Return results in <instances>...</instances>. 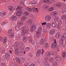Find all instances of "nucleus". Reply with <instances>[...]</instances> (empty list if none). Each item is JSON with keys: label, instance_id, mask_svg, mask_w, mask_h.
<instances>
[{"label": "nucleus", "instance_id": "29", "mask_svg": "<svg viewBox=\"0 0 66 66\" xmlns=\"http://www.w3.org/2000/svg\"><path fill=\"white\" fill-rule=\"evenodd\" d=\"M33 23V22H32V21L31 20H30V21H29L28 22V24L29 25V26H31V24H32Z\"/></svg>", "mask_w": 66, "mask_h": 66}, {"label": "nucleus", "instance_id": "28", "mask_svg": "<svg viewBox=\"0 0 66 66\" xmlns=\"http://www.w3.org/2000/svg\"><path fill=\"white\" fill-rule=\"evenodd\" d=\"M18 23V24H19V25H21V26H22L23 25V23L21 22V21H19Z\"/></svg>", "mask_w": 66, "mask_h": 66}, {"label": "nucleus", "instance_id": "34", "mask_svg": "<svg viewBox=\"0 0 66 66\" xmlns=\"http://www.w3.org/2000/svg\"><path fill=\"white\" fill-rule=\"evenodd\" d=\"M23 40L24 42H26L27 40V37H24Z\"/></svg>", "mask_w": 66, "mask_h": 66}, {"label": "nucleus", "instance_id": "46", "mask_svg": "<svg viewBox=\"0 0 66 66\" xmlns=\"http://www.w3.org/2000/svg\"><path fill=\"white\" fill-rule=\"evenodd\" d=\"M50 27H51V25L49 24H48L47 25V28L49 29L50 28Z\"/></svg>", "mask_w": 66, "mask_h": 66}, {"label": "nucleus", "instance_id": "55", "mask_svg": "<svg viewBox=\"0 0 66 66\" xmlns=\"http://www.w3.org/2000/svg\"><path fill=\"white\" fill-rule=\"evenodd\" d=\"M43 31L44 32H47V29H44Z\"/></svg>", "mask_w": 66, "mask_h": 66}, {"label": "nucleus", "instance_id": "6", "mask_svg": "<svg viewBox=\"0 0 66 66\" xmlns=\"http://www.w3.org/2000/svg\"><path fill=\"white\" fill-rule=\"evenodd\" d=\"M45 55L46 56H47V57H50L51 55H54V54L52 53V52L50 53L47 52L46 53Z\"/></svg>", "mask_w": 66, "mask_h": 66}, {"label": "nucleus", "instance_id": "41", "mask_svg": "<svg viewBox=\"0 0 66 66\" xmlns=\"http://www.w3.org/2000/svg\"><path fill=\"white\" fill-rule=\"evenodd\" d=\"M66 16L65 15H63L62 16V20H65L66 19Z\"/></svg>", "mask_w": 66, "mask_h": 66}, {"label": "nucleus", "instance_id": "32", "mask_svg": "<svg viewBox=\"0 0 66 66\" xmlns=\"http://www.w3.org/2000/svg\"><path fill=\"white\" fill-rule=\"evenodd\" d=\"M22 9V7L18 6L17 7L16 10V11H18L19 9Z\"/></svg>", "mask_w": 66, "mask_h": 66}, {"label": "nucleus", "instance_id": "42", "mask_svg": "<svg viewBox=\"0 0 66 66\" xmlns=\"http://www.w3.org/2000/svg\"><path fill=\"white\" fill-rule=\"evenodd\" d=\"M12 32V30L10 29L8 31V33L9 34H10V33H13Z\"/></svg>", "mask_w": 66, "mask_h": 66}, {"label": "nucleus", "instance_id": "17", "mask_svg": "<svg viewBox=\"0 0 66 66\" xmlns=\"http://www.w3.org/2000/svg\"><path fill=\"white\" fill-rule=\"evenodd\" d=\"M7 41V38L6 37H4L2 40V42L3 44L6 43Z\"/></svg>", "mask_w": 66, "mask_h": 66}, {"label": "nucleus", "instance_id": "23", "mask_svg": "<svg viewBox=\"0 0 66 66\" xmlns=\"http://www.w3.org/2000/svg\"><path fill=\"white\" fill-rule=\"evenodd\" d=\"M23 14L25 16H28L29 14V13L27 11H25L23 13Z\"/></svg>", "mask_w": 66, "mask_h": 66}, {"label": "nucleus", "instance_id": "9", "mask_svg": "<svg viewBox=\"0 0 66 66\" xmlns=\"http://www.w3.org/2000/svg\"><path fill=\"white\" fill-rule=\"evenodd\" d=\"M6 14V12L5 11H2L0 13V16L1 17H4L5 16Z\"/></svg>", "mask_w": 66, "mask_h": 66}, {"label": "nucleus", "instance_id": "64", "mask_svg": "<svg viewBox=\"0 0 66 66\" xmlns=\"http://www.w3.org/2000/svg\"><path fill=\"white\" fill-rule=\"evenodd\" d=\"M29 55L30 56H32V54H29Z\"/></svg>", "mask_w": 66, "mask_h": 66}, {"label": "nucleus", "instance_id": "24", "mask_svg": "<svg viewBox=\"0 0 66 66\" xmlns=\"http://www.w3.org/2000/svg\"><path fill=\"white\" fill-rule=\"evenodd\" d=\"M42 31V28L41 27H39L38 28V29L36 32H40Z\"/></svg>", "mask_w": 66, "mask_h": 66}, {"label": "nucleus", "instance_id": "59", "mask_svg": "<svg viewBox=\"0 0 66 66\" xmlns=\"http://www.w3.org/2000/svg\"><path fill=\"white\" fill-rule=\"evenodd\" d=\"M30 66H35V65L33 64H32L30 65Z\"/></svg>", "mask_w": 66, "mask_h": 66}, {"label": "nucleus", "instance_id": "20", "mask_svg": "<svg viewBox=\"0 0 66 66\" xmlns=\"http://www.w3.org/2000/svg\"><path fill=\"white\" fill-rule=\"evenodd\" d=\"M61 35V33L60 32L57 33L56 35V37L57 38H60Z\"/></svg>", "mask_w": 66, "mask_h": 66}, {"label": "nucleus", "instance_id": "47", "mask_svg": "<svg viewBox=\"0 0 66 66\" xmlns=\"http://www.w3.org/2000/svg\"><path fill=\"white\" fill-rule=\"evenodd\" d=\"M61 27V24H58L57 25V28H58V29H60V28Z\"/></svg>", "mask_w": 66, "mask_h": 66}, {"label": "nucleus", "instance_id": "33", "mask_svg": "<svg viewBox=\"0 0 66 66\" xmlns=\"http://www.w3.org/2000/svg\"><path fill=\"white\" fill-rule=\"evenodd\" d=\"M54 10V9L53 7H51V8L48 9V11L49 12H51V11H53Z\"/></svg>", "mask_w": 66, "mask_h": 66}, {"label": "nucleus", "instance_id": "62", "mask_svg": "<svg viewBox=\"0 0 66 66\" xmlns=\"http://www.w3.org/2000/svg\"><path fill=\"white\" fill-rule=\"evenodd\" d=\"M21 4H23V5H24V3L23 2H21Z\"/></svg>", "mask_w": 66, "mask_h": 66}, {"label": "nucleus", "instance_id": "45", "mask_svg": "<svg viewBox=\"0 0 66 66\" xmlns=\"http://www.w3.org/2000/svg\"><path fill=\"white\" fill-rule=\"evenodd\" d=\"M24 66H30V65L28 63H25Z\"/></svg>", "mask_w": 66, "mask_h": 66}, {"label": "nucleus", "instance_id": "56", "mask_svg": "<svg viewBox=\"0 0 66 66\" xmlns=\"http://www.w3.org/2000/svg\"><path fill=\"white\" fill-rule=\"evenodd\" d=\"M5 50H2V53H3V54H4V53H5Z\"/></svg>", "mask_w": 66, "mask_h": 66}, {"label": "nucleus", "instance_id": "48", "mask_svg": "<svg viewBox=\"0 0 66 66\" xmlns=\"http://www.w3.org/2000/svg\"><path fill=\"white\" fill-rule=\"evenodd\" d=\"M49 60V59L46 57H45L44 58V60L45 61H47Z\"/></svg>", "mask_w": 66, "mask_h": 66}, {"label": "nucleus", "instance_id": "1", "mask_svg": "<svg viewBox=\"0 0 66 66\" xmlns=\"http://www.w3.org/2000/svg\"><path fill=\"white\" fill-rule=\"evenodd\" d=\"M63 38L64 39L66 38V32L64 33L63 35L62 36L61 38H60V45L61 46H62L63 45V40H64Z\"/></svg>", "mask_w": 66, "mask_h": 66}, {"label": "nucleus", "instance_id": "52", "mask_svg": "<svg viewBox=\"0 0 66 66\" xmlns=\"http://www.w3.org/2000/svg\"><path fill=\"white\" fill-rule=\"evenodd\" d=\"M19 45H20V46H22L23 45V44L22 42H20L19 43Z\"/></svg>", "mask_w": 66, "mask_h": 66}, {"label": "nucleus", "instance_id": "10", "mask_svg": "<svg viewBox=\"0 0 66 66\" xmlns=\"http://www.w3.org/2000/svg\"><path fill=\"white\" fill-rule=\"evenodd\" d=\"M5 56L6 60H9L10 59V54L9 53H6L5 54Z\"/></svg>", "mask_w": 66, "mask_h": 66}, {"label": "nucleus", "instance_id": "44", "mask_svg": "<svg viewBox=\"0 0 66 66\" xmlns=\"http://www.w3.org/2000/svg\"><path fill=\"white\" fill-rule=\"evenodd\" d=\"M44 9H46L48 7L46 5H44L43 7Z\"/></svg>", "mask_w": 66, "mask_h": 66}, {"label": "nucleus", "instance_id": "53", "mask_svg": "<svg viewBox=\"0 0 66 66\" xmlns=\"http://www.w3.org/2000/svg\"><path fill=\"white\" fill-rule=\"evenodd\" d=\"M30 42H31V44H33L34 43V41L33 40H31L30 41H29Z\"/></svg>", "mask_w": 66, "mask_h": 66}, {"label": "nucleus", "instance_id": "14", "mask_svg": "<svg viewBox=\"0 0 66 66\" xmlns=\"http://www.w3.org/2000/svg\"><path fill=\"white\" fill-rule=\"evenodd\" d=\"M30 4L34 6L37 4V2L35 1H32L30 2Z\"/></svg>", "mask_w": 66, "mask_h": 66}, {"label": "nucleus", "instance_id": "15", "mask_svg": "<svg viewBox=\"0 0 66 66\" xmlns=\"http://www.w3.org/2000/svg\"><path fill=\"white\" fill-rule=\"evenodd\" d=\"M8 9L10 11H12L14 10V8L13 6H10L8 7Z\"/></svg>", "mask_w": 66, "mask_h": 66}, {"label": "nucleus", "instance_id": "36", "mask_svg": "<svg viewBox=\"0 0 66 66\" xmlns=\"http://www.w3.org/2000/svg\"><path fill=\"white\" fill-rule=\"evenodd\" d=\"M29 42H30L32 40V36H30L29 38Z\"/></svg>", "mask_w": 66, "mask_h": 66}, {"label": "nucleus", "instance_id": "4", "mask_svg": "<svg viewBox=\"0 0 66 66\" xmlns=\"http://www.w3.org/2000/svg\"><path fill=\"white\" fill-rule=\"evenodd\" d=\"M36 26L35 24H33L31 26L30 28V30L31 32H33L35 30Z\"/></svg>", "mask_w": 66, "mask_h": 66}, {"label": "nucleus", "instance_id": "7", "mask_svg": "<svg viewBox=\"0 0 66 66\" xmlns=\"http://www.w3.org/2000/svg\"><path fill=\"white\" fill-rule=\"evenodd\" d=\"M22 13H23V12H22V10H19V11L17 12L16 15H17L18 16H20L22 15Z\"/></svg>", "mask_w": 66, "mask_h": 66}, {"label": "nucleus", "instance_id": "13", "mask_svg": "<svg viewBox=\"0 0 66 66\" xmlns=\"http://www.w3.org/2000/svg\"><path fill=\"white\" fill-rule=\"evenodd\" d=\"M55 33V30L53 29H51L50 31V33L51 35H53Z\"/></svg>", "mask_w": 66, "mask_h": 66}, {"label": "nucleus", "instance_id": "2", "mask_svg": "<svg viewBox=\"0 0 66 66\" xmlns=\"http://www.w3.org/2000/svg\"><path fill=\"white\" fill-rule=\"evenodd\" d=\"M18 45V42H15L14 44V48L15 49V52L16 55H18L19 54V50L18 48L17 47Z\"/></svg>", "mask_w": 66, "mask_h": 66}, {"label": "nucleus", "instance_id": "31", "mask_svg": "<svg viewBox=\"0 0 66 66\" xmlns=\"http://www.w3.org/2000/svg\"><path fill=\"white\" fill-rule=\"evenodd\" d=\"M27 11H29V12H32V9L29 7H27Z\"/></svg>", "mask_w": 66, "mask_h": 66}, {"label": "nucleus", "instance_id": "49", "mask_svg": "<svg viewBox=\"0 0 66 66\" xmlns=\"http://www.w3.org/2000/svg\"><path fill=\"white\" fill-rule=\"evenodd\" d=\"M63 13H65V12H66V8L63 9Z\"/></svg>", "mask_w": 66, "mask_h": 66}, {"label": "nucleus", "instance_id": "8", "mask_svg": "<svg viewBox=\"0 0 66 66\" xmlns=\"http://www.w3.org/2000/svg\"><path fill=\"white\" fill-rule=\"evenodd\" d=\"M41 50H38L36 52V55L37 57H39L41 54Z\"/></svg>", "mask_w": 66, "mask_h": 66}, {"label": "nucleus", "instance_id": "39", "mask_svg": "<svg viewBox=\"0 0 66 66\" xmlns=\"http://www.w3.org/2000/svg\"><path fill=\"white\" fill-rule=\"evenodd\" d=\"M25 50L27 52H28L30 50V48L29 47H26V48Z\"/></svg>", "mask_w": 66, "mask_h": 66}, {"label": "nucleus", "instance_id": "63", "mask_svg": "<svg viewBox=\"0 0 66 66\" xmlns=\"http://www.w3.org/2000/svg\"><path fill=\"white\" fill-rule=\"evenodd\" d=\"M2 26H4V22H2L1 24Z\"/></svg>", "mask_w": 66, "mask_h": 66}, {"label": "nucleus", "instance_id": "51", "mask_svg": "<svg viewBox=\"0 0 66 66\" xmlns=\"http://www.w3.org/2000/svg\"><path fill=\"white\" fill-rule=\"evenodd\" d=\"M49 0H43V2L45 3V2H48Z\"/></svg>", "mask_w": 66, "mask_h": 66}, {"label": "nucleus", "instance_id": "57", "mask_svg": "<svg viewBox=\"0 0 66 66\" xmlns=\"http://www.w3.org/2000/svg\"><path fill=\"white\" fill-rule=\"evenodd\" d=\"M5 65V64L3 62H2V66H4Z\"/></svg>", "mask_w": 66, "mask_h": 66}, {"label": "nucleus", "instance_id": "25", "mask_svg": "<svg viewBox=\"0 0 66 66\" xmlns=\"http://www.w3.org/2000/svg\"><path fill=\"white\" fill-rule=\"evenodd\" d=\"M14 33H11L9 34V38H12V37H13V36H14Z\"/></svg>", "mask_w": 66, "mask_h": 66}, {"label": "nucleus", "instance_id": "30", "mask_svg": "<svg viewBox=\"0 0 66 66\" xmlns=\"http://www.w3.org/2000/svg\"><path fill=\"white\" fill-rule=\"evenodd\" d=\"M50 63H52L53 61H54V59L53 58L51 57L50 58Z\"/></svg>", "mask_w": 66, "mask_h": 66}, {"label": "nucleus", "instance_id": "43", "mask_svg": "<svg viewBox=\"0 0 66 66\" xmlns=\"http://www.w3.org/2000/svg\"><path fill=\"white\" fill-rule=\"evenodd\" d=\"M15 28L16 30H19V27L18 26H16Z\"/></svg>", "mask_w": 66, "mask_h": 66}, {"label": "nucleus", "instance_id": "37", "mask_svg": "<svg viewBox=\"0 0 66 66\" xmlns=\"http://www.w3.org/2000/svg\"><path fill=\"white\" fill-rule=\"evenodd\" d=\"M66 52H64L62 54V56L63 57H65L66 56Z\"/></svg>", "mask_w": 66, "mask_h": 66}, {"label": "nucleus", "instance_id": "12", "mask_svg": "<svg viewBox=\"0 0 66 66\" xmlns=\"http://www.w3.org/2000/svg\"><path fill=\"white\" fill-rule=\"evenodd\" d=\"M45 19L48 21H50L51 20V18L49 16H46L45 17Z\"/></svg>", "mask_w": 66, "mask_h": 66}, {"label": "nucleus", "instance_id": "61", "mask_svg": "<svg viewBox=\"0 0 66 66\" xmlns=\"http://www.w3.org/2000/svg\"><path fill=\"white\" fill-rule=\"evenodd\" d=\"M54 40L55 42H54L53 43H55V44H56V40L54 39Z\"/></svg>", "mask_w": 66, "mask_h": 66}, {"label": "nucleus", "instance_id": "5", "mask_svg": "<svg viewBox=\"0 0 66 66\" xmlns=\"http://www.w3.org/2000/svg\"><path fill=\"white\" fill-rule=\"evenodd\" d=\"M46 42V39L45 38H43L41 39V41L40 42V45H43L45 43V42Z\"/></svg>", "mask_w": 66, "mask_h": 66}, {"label": "nucleus", "instance_id": "26", "mask_svg": "<svg viewBox=\"0 0 66 66\" xmlns=\"http://www.w3.org/2000/svg\"><path fill=\"white\" fill-rule=\"evenodd\" d=\"M21 19H22V20H23V21H24L25 20L27 19V18L25 16H23L21 17Z\"/></svg>", "mask_w": 66, "mask_h": 66}, {"label": "nucleus", "instance_id": "54", "mask_svg": "<svg viewBox=\"0 0 66 66\" xmlns=\"http://www.w3.org/2000/svg\"><path fill=\"white\" fill-rule=\"evenodd\" d=\"M46 22H45V23H42V24L43 26V25H45V24H46Z\"/></svg>", "mask_w": 66, "mask_h": 66}, {"label": "nucleus", "instance_id": "35", "mask_svg": "<svg viewBox=\"0 0 66 66\" xmlns=\"http://www.w3.org/2000/svg\"><path fill=\"white\" fill-rule=\"evenodd\" d=\"M59 19V17L57 16H56L55 17V18H54V20L55 21H58V19Z\"/></svg>", "mask_w": 66, "mask_h": 66}, {"label": "nucleus", "instance_id": "16", "mask_svg": "<svg viewBox=\"0 0 66 66\" xmlns=\"http://www.w3.org/2000/svg\"><path fill=\"white\" fill-rule=\"evenodd\" d=\"M52 26L53 27H54V28L56 27V26H57V23H56V22H53L52 23Z\"/></svg>", "mask_w": 66, "mask_h": 66}, {"label": "nucleus", "instance_id": "11", "mask_svg": "<svg viewBox=\"0 0 66 66\" xmlns=\"http://www.w3.org/2000/svg\"><path fill=\"white\" fill-rule=\"evenodd\" d=\"M17 16L14 15H12L10 18V19L11 20H17Z\"/></svg>", "mask_w": 66, "mask_h": 66}, {"label": "nucleus", "instance_id": "60", "mask_svg": "<svg viewBox=\"0 0 66 66\" xmlns=\"http://www.w3.org/2000/svg\"><path fill=\"white\" fill-rule=\"evenodd\" d=\"M35 10L37 12H38V9H37V8H36V7Z\"/></svg>", "mask_w": 66, "mask_h": 66}, {"label": "nucleus", "instance_id": "38", "mask_svg": "<svg viewBox=\"0 0 66 66\" xmlns=\"http://www.w3.org/2000/svg\"><path fill=\"white\" fill-rule=\"evenodd\" d=\"M51 14H52V15H53L54 16L55 15H56L57 13L56 12H52L51 13Z\"/></svg>", "mask_w": 66, "mask_h": 66}, {"label": "nucleus", "instance_id": "3", "mask_svg": "<svg viewBox=\"0 0 66 66\" xmlns=\"http://www.w3.org/2000/svg\"><path fill=\"white\" fill-rule=\"evenodd\" d=\"M26 28V26H23L22 28V34L23 36H24L25 35L26 33H28L29 30L28 29H25Z\"/></svg>", "mask_w": 66, "mask_h": 66}, {"label": "nucleus", "instance_id": "50", "mask_svg": "<svg viewBox=\"0 0 66 66\" xmlns=\"http://www.w3.org/2000/svg\"><path fill=\"white\" fill-rule=\"evenodd\" d=\"M45 47L46 48H47L48 47V43H46V44L45 45Z\"/></svg>", "mask_w": 66, "mask_h": 66}, {"label": "nucleus", "instance_id": "22", "mask_svg": "<svg viewBox=\"0 0 66 66\" xmlns=\"http://www.w3.org/2000/svg\"><path fill=\"white\" fill-rule=\"evenodd\" d=\"M55 59L58 61H60L61 60V57L60 56H57L55 57Z\"/></svg>", "mask_w": 66, "mask_h": 66}, {"label": "nucleus", "instance_id": "40", "mask_svg": "<svg viewBox=\"0 0 66 66\" xmlns=\"http://www.w3.org/2000/svg\"><path fill=\"white\" fill-rule=\"evenodd\" d=\"M53 66H57V63L56 62H54L53 63Z\"/></svg>", "mask_w": 66, "mask_h": 66}, {"label": "nucleus", "instance_id": "18", "mask_svg": "<svg viewBox=\"0 0 66 66\" xmlns=\"http://www.w3.org/2000/svg\"><path fill=\"white\" fill-rule=\"evenodd\" d=\"M36 33H37V37L38 38H39L40 37V34H41V32L38 31H36Z\"/></svg>", "mask_w": 66, "mask_h": 66}, {"label": "nucleus", "instance_id": "21", "mask_svg": "<svg viewBox=\"0 0 66 66\" xmlns=\"http://www.w3.org/2000/svg\"><path fill=\"white\" fill-rule=\"evenodd\" d=\"M56 6L58 7H62V5L60 3H57L56 4Z\"/></svg>", "mask_w": 66, "mask_h": 66}, {"label": "nucleus", "instance_id": "19", "mask_svg": "<svg viewBox=\"0 0 66 66\" xmlns=\"http://www.w3.org/2000/svg\"><path fill=\"white\" fill-rule=\"evenodd\" d=\"M56 43H53L51 47L52 48H55L56 46Z\"/></svg>", "mask_w": 66, "mask_h": 66}, {"label": "nucleus", "instance_id": "58", "mask_svg": "<svg viewBox=\"0 0 66 66\" xmlns=\"http://www.w3.org/2000/svg\"><path fill=\"white\" fill-rule=\"evenodd\" d=\"M45 65L46 66H50V65H49V64L48 63L45 64Z\"/></svg>", "mask_w": 66, "mask_h": 66}, {"label": "nucleus", "instance_id": "27", "mask_svg": "<svg viewBox=\"0 0 66 66\" xmlns=\"http://www.w3.org/2000/svg\"><path fill=\"white\" fill-rule=\"evenodd\" d=\"M16 60L17 62H18V63H20V60L19 57H16Z\"/></svg>", "mask_w": 66, "mask_h": 66}]
</instances>
